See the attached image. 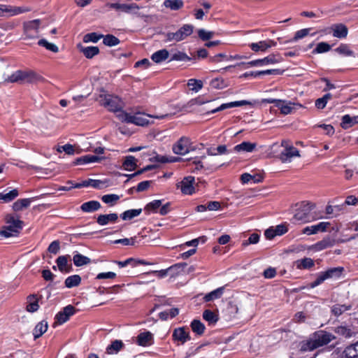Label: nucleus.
Here are the masks:
<instances>
[{
	"mask_svg": "<svg viewBox=\"0 0 358 358\" xmlns=\"http://www.w3.org/2000/svg\"><path fill=\"white\" fill-rule=\"evenodd\" d=\"M6 10V17H11L14 15H17L21 13H27L31 10V8L28 7L24 6H12L10 5H6V8H4Z\"/></svg>",
	"mask_w": 358,
	"mask_h": 358,
	"instance_id": "28",
	"label": "nucleus"
},
{
	"mask_svg": "<svg viewBox=\"0 0 358 358\" xmlns=\"http://www.w3.org/2000/svg\"><path fill=\"white\" fill-rule=\"evenodd\" d=\"M28 305L26 307L27 311L29 313H34L38 310L39 308V305L38 303V299L36 298V295L31 294L27 296Z\"/></svg>",
	"mask_w": 358,
	"mask_h": 358,
	"instance_id": "44",
	"label": "nucleus"
},
{
	"mask_svg": "<svg viewBox=\"0 0 358 358\" xmlns=\"http://www.w3.org/2000/svg\"><path fill=\"white\" fill-rule=\"evenodd\" d=\"M356 124H358V115L351 117L350 115H345L342 117L341 127L343 129H348Z\"/></svg>",
	"mask_w": 358,
	"mask_h": 358,
	"instance_id": "32",
	"label": "nucleus"
},
{
	"mask_svg": "<svg viewBox=\"0 0 358 358\" xmlns=\"http://www.w3.org/2000/svg\"><path fill=\"white\" fill-rule=\"evenodd\" d=\"M344 358H358V341L345 348Z\"/></svg>",
	"mask_w": 358,
	"mask_h": 358,
	"instance_id": "47",
	"label": "nucleus"
},
{
	"mask_svg": "<svg viewBox=\"0 0 358 358\" xmlns=\"http://www.w3.org/2000/svg\"><path fill=\"white\" fill-rule=\"evenodd\" d=\"M331 45L326 42H320L317 43L316 48L313 50V54L324 53L329 51Z\"/></svg>",
	"mask_w": 358,
	"mask_h": 358,
	"instance_id": "60",
	"label": "nucleus"
},
{
	"mask_svg": "<svg viewBox=\"0 0 358 358\" xmlns=\"http://www.w3.org/2000/svg\"><path fill=\"white\" fill-rule=\"evenodd\" d=\"M118 220V215L117 213L101 214L96 218V222L101 225L104 226L109 223H115Z\"/></svg>",
	"mask_w": 358,
	"mask_h": 358,
	"instance_id": "24",
	"label": "nucleus"
},
{
	"mask_svg": "<svg viewBox=\"0 0 358 358\" xmlns=\"http://www.w3.org/2000/svg\"><path fill=\"white\" fill-rule=\"evenodd\" d=\"M352 309V305L346 304H335L331 308V313L332 315L338 317L344 312Z\"/></svg>",
	"mask_w": 358,
	"mask_h": 358,
	"instance_id": "42",
	"label": "nucleus"
},
{
	"mask_svg": "<svg viewBox=\"0 0 358 358\" xmlns=\"http://www.w3.org/2000/svg\"><path fill=\"white\" fill-rule=\"evenodd\" d=\"M70 259L71 256L69 255H62L56 259L57 266L61 273H68L72 271V264L69 263Z\"/></svg>",
	"mask_w": 358,
	"mask_h": 358,
	"instance_id": "15",
	"label": "nucleus"
},
{
	"mask_svg": "<svg viewBox=\"0 0 358 358\" xmlns=\"http://www.w3.org/2000/svg\"><path fill=\"white\" fill-rule=\"evenodd\" d=\"M187 265V263H178L170 266L166 269H162L160 271H152L151 272H149L148 273H154L156 274L159 278H164L168 275L169 272L173 271V274L178 273L179 270L182 269Z\"/></svg>",
	"mask_w": 358,
	"mask_h": 358,
	"instance_id": "20",
	"label": "nucleus"
},
{
	"mask_svg": "<svg viewBox=\"0 0 358 358\" xmlns=\"http://www.w3.org/2000/svg\"><path fill=\"white\" fill-rule=\"evenodd\" d=\"M278 56V55L271 54L263 59L252 60L250 62H248V63L241 62L238 64L237 65L240 66L242 64H247L250 66H262L268 64H276L279 63L281 61V58H277Z\"/></svg>",
	"mask_w": 358,
	"mask_h": 358,
	"instance_id": "10",
	"label": "nucleus"
},
{
	"mask_svg": "<svg viewBox=\"0 0 358 358\" xmlns=\"http://www.w3.org/2000/svg\"><path fill=\"white\" fill-rule=\"evenodd\" d=\"M105 183L106 182L101 180L88 179L83 180L82 182L76 183L74 185V187L80 188L91 186L96 189H101Z\"/></svg>",
	"mask_w": 358,
	"mask_h": 358,
	"instance_id": "27",
	"label": "nucleus"
},
{
	"mask_svg": "<svg viewBox=\"0 0 358 358\" xmlns=\"http://www.w3.org/2000/svg\"><path fill=\"white\" fill-rule=\"evenodd\" d=\"M262 103H274L275 106L278 108L280 110V113L283 115H288L293 112L295 110L294 106H298L299 108H302L303 106L301 103H295L291 101H287L286 100L282 99H264L262 100Z\"/></svg>",
	"mask_w": 358,
	"mask_h": 358,
	"instance_id": "6",
	"label": "nucleus"
},
{
	"mask_svg": "<svg viewBox=\"0 0 358 358\" xmlns=\"http://www.w3.org/2000/svg\"><path fill=\"white\" fill-rule=\"evenodd\" d=\"M195 179L194 176H189L185 177L183 180L180 182V190L185 194L191 195L195 192L194 184Z\"/></svg>",
	"mask_w": 358,
	"mask_h": 358,
	"instance_id": "17",
	"label": "nucleus"
},
{
	"mask_svg": "<svg viewBox=\"0 0 358 358\" xmlns=\"http://www.w3.org/2000/svg\"><path fill=\"white\" fill-rule=\"evenodd\" d=\"M284 71H285V70H282L280 69H267V70H264V71H248V72H245L243 74H242L241 76V78H248V77L257 78L261 76H265V75L279 76V75H282Z\"/></svg>",
	"mask_w": 358,
	"mask_h": 358,
	"instance_id": "13",
	"label": "nucleus"
},
{
	"mask_svg": "<svg viewBox=\"0 0 358 358\" xmlns=\"http://www.w3.org/2000/svg\"><path fill=\"white\" fill-rule=\"evenodd\" d=\"M78 48L87 59H92L99 53V48L96 46L84 47L79 44Z\"/></svg>",
	"mask_w": 358,
	"mask_h": 358,
	"instance_id": "29",
	"label": "nucleus"
},
{
	"mask_svg": "<svg viewBox=\"0 0 358 358\" xmlns=\"http://www.w3.org/2000/svg\"><path fill=\"white\" fill-rule=\"evenodd\" d=\"M329 225V222H322L315 225L306 227L303 229L302 232L307 235L316 234L318 232L326 231Z\"/></svg>",
	"mask_w": 358,
	"mask_h": 358,
	"instance_id": "19",
	"label": "nucleus"
},
{
	"mask_svg": "<svg viewBox=\"0 0 358 358\" xmlns=\"http://www.w3.org/2000/svg\"><path fill=\"white\" fill-rule=\"evenodd\" d=\"M48 327V322L45 320L38 322L33 331L34 339L40 338L47 331Z\"/></svg>",
	"mask_w": 358,
	"mask_h": 358,
	"instance_id": "39",
	"label": "nucleus"
},
{
	"mask_svg": "<svg viewBox=\"0 0 358 358\" xmlns=\"http://www.w3.org/2000/svg\"><path fill=\"white\" fill-rule=\"evenodd\" d=\"M203 318L208 322L209 325H214L219 320L218 315L208 309L203 312Z\"/></svg>",
	"mask_w": 358,
	"mask_h": 358,
	"instance_id": "52",
	"label": "nucleus"
},
{
	"mask_svg": "<svg viewBox=\"0 0 358 358\" xmlns=\"http://www.w3.org/2000/svg\"><path fill=\"white\" fill-rule=\"evenodd\" d=\"M19 194L18 190L14 189L8 193H0V200H3L5 203H8L14 200Z\"/></svg>",
	"mask_w": 358,
	"mask_h": 358,
	"instance_id": "55",
	"label": "nucleus"
},
{
	"mask_svg": "<svg viewBox=\"0 0 358 358\" xmlns=\"http://www.w3.org/2000/svg\"><path fill=\"white\" fill-rule=\"evenodd\" d=\"M210 85L214 89L222 90L227 87L228 84L222 78H216L210 81Z\"/></svg>",
	"mask_w": 358,
	"mask_h": 358,
	"instance_id": "58",
	"label": "nucleus"
},
{
	"mask_svg": "<svg viewBox=\"0 0 358 358\" xmlns=\"http://www.w3.org/2000/svg\"><path fill=\"white\" fill-rule=\"evenodd\" d=\"M256 147H257V143H255L243 141L241 143L238 144L236 146H234V150L237 152H251L255 149Z\"/></svg>",
	"mask_w": 358,
	"mask_h": 358,
	"instance_id": "35",
	"label": "nucleus"
},
{
	"mask_svg": "<svg viewBox=\"0 0 358 358\" xmlns=\"http://www.w3.org/2000/svg\"><path fill=\"white\" fill-rule=\"evenodd\" d=\"M281 145L285 147L284 150L280 153L278 157L282 162H289L292 157H300L299 150L293 145H289L287 141H282Z\"/></svg>",
	"mask_w": 358,
	"mask_h": 358,
	"instance_id": "8",
	"label": "nucleus"
},
{
	"mask_svg": "<svg viewBox=\"0 0 358 358\" xmlns=\"http://www.w3.org/2000/svg\"><path fill=\"white\" fill-rule=\"evenodd\" d=\"M344 271V268L342 266L330 268L325 271L327 279L336 278H338L341 276L343 272Z\"/></svg>",
	"mask_w": 358,
	"mask_h": 358,
	"instance_id": "53",
	"label": "nucleus"
},
{
	"mask_svg": "<svg viewBox=\"0 0 358 358\" xmlns=\"http://www.w3.org/2000/svg\"><path fill=\"white\" fill-rule=\"evenodd\" d=\"M199 38L203 41H207L212 38L215 34L214 31H206L204 29H200L197 31Z\"/></svg>",
	"mask_w": 358,
	"mask_h": 358,
	"instance_id": "63",
	"label": "nucleus"
},
{
	"mask_svg": "<svg viewBox=\"0 0 358 358\" xmlns=\"http://www.w3.org/2000/svg\"><path fill=\"white\" fill-rule=\"evenodd\" d=\"M172 337L173 341H180L182 344L191 339L189 333L186 331V328L185 327L175 329L173 330Z\"/></svg>",
	"mask_w": 358,
	"mask_h": 358,
	"instance_id": "21",
	"label": "nucleus"
},
{
	"mask_svg": "<svg viewBox=\"0 0 358 358\" xmlns=\"http://www.w3.org/2000/svg\"><path fill=\"white\" fill-rule=\"evenodd\" d=\"M335 240L329 236L324 238L322 241L315 243V247L317 250H322L335 245Z\"/></svg>",
	"mask_w": 358,
	"mask_h": 358,
	"instance_id": "40",
	"label": "nucleus"
},
{
	"mask_svg": "<svg viewBox=\"0 0 358 358\" xmlns=\"http://www.w3.org/2000/svg\"><path fill=\"white\" fill-rule=\"evenodd\" d=\"M100 103L101 106L107 108L108 110L111 112L122 111V106L120 104V100L117 96H113L108 94L103 97L101 96Z\"/></svg>",
	"mask_w": 358,
	"mask_h": 358,
	"instance_id": "7",
	"label": "nucleus"
},
{
	"mask_svg": "<svg viewBox=\"0 0 358 358\" xmlns=\"http://www.w3.org/2000/svg\"><path fill=\"white\" fill-rule=\"evenodd\" d=\"M182 0H165L163 6L171 10H178L183 6Z\"/></svg>",
	"mask_w": 358,
	"mask_h": 358,
	"instance_id": "50",
	"label": "nucleus"
},
{
	"mask_svg": "<svg viewBox=\"0 0 358 358\" xmlns=\"http://www.w3.org/2000/svg\"><path fill=\"white\" fill-rule=\"evenodd\" d=\"M333 36L338 38H345L348 36V29L346 25L342 23L333 24L331 27Z\"/></svg>",
	"mask_w": 358,
	"mask_h": 358,
	"instance_id": "26",
	"label": "nucleus"
},
{
	"mask_svg": "<svg viewBox=\"0 0 358 358\" xmlns=\"http://www.w3.org/2000/svg\"><path fill=\"white\" fill-rule=\"evenodd\" d=\"M35 198H28L18 199L13 204V209L14 211L17 212L22 210L23 208H28L31 203L34 201Z\"/></svg>",
	"mask_w": 358,
	"mask_h": 358,
	"instance_id": "36",
	"label": "nucleus"
},
{
	"mask_svg": "<svg viewBox=\"0 0 358 358\" xmlns=\"http://www.w3.org/2000/svg\"><path fill=\"white\" fill-rule=\"evenodd\" d=\"M119 199L120 196L115 194H105L101 197L103 202L109 204L111 206H114Z\"/></svg>",
	"mask_w": 358,
	"mask_h": 358,
	"instance_id": "62",
	"label": "nucleus"
},
{
	"mask_svg": "<svg viewBox=\"0 0 358 358\" xmlns=\"http://www.w3.org/2000/svg\"><path fill=\"white\" fill-rule=\"evenodd\" d=\"M296 213L292 218V222H301L306 223L314 220L315 217L310 213L315 207V203L303 201L296 204Z\"/></svg>",
	"mask_w": 358,
	"mask_h": 358,
	"instance_id": "3",
	"label": "nucleus"
},
{
	"mask_svg": "<svg viewBox=\"0 0 358 358\" xmlns=\"http://www.w3.org/2000/svg\"><path fill=\"white\" fill-rule=\"evenodd\" d=\"M224 290V287H221L206 294L203 297L204 301L208 302L217 299H220L222 296Z\"/></svg>",
	"mask_w": 358,
	"mask_h": 358,
	"instance_id": "43",
	"label": "nucleus"
},
{
	"mask_svg": "<svg viewBox=\"0 0 358 358\" xmlns=\"http://www.w3.org/2000/svg\"><path fill=\"white\" fill-rule=\"evenodd\" d=\"M334 51L344 57H356L354 51L350 49V45L347 43H341L338 47L334 49Z\"/></svg>",
	"mask_w": 358,
	"mask_h": 358,
	"instance_id": "33",
	"label": "nucleus"
},
{
	"mask_svg": "<svg viewBox=\"0 0 358 358\" xmlns=\"http://www.w3.org/2000/svg\"><path fill=\"white\" fill-rule=\"evenodd\" d=\"M106 7L110 9H114L117 11L122 13H129L134 9H139L138 6L136 3H107Z\"/></svg>",
	"mask_w": 358,
	"mask_h": 358,
	"instance_id": "16",
	"label": "nucleus"
},
{
	"mask_svg": "<svg viewBox=\"0 0 358 358\" xmlns=\"http://www.w3.org/2000/svg\"><path fill=\"white\" fill-rule=\"evenodd\" d=\"M73 264L76 266L80 267L87 265L91 262L90 258L76 252L73 257Z\"/></svg>",
	"mask_w": 358,
	"mask_h": 358,
	"instance_id": "41",
	"label": "nucleus"
},
{
	"mask_svg": "<svg viewBox=\"0 0 358 358\" xmlns=\"http://www.w3.org/2000/svg\"><path fill=\"white\" fill-rule=\"evenodd\" d=\"M103 43L108 47H112L118 45L120 43V39L113 34L103 35Z\"/></svg>",
	"mask_w": 358,
	"mask_h": 358,
	"instance_id": "54",
	"label": "nucleus"
},
{
	"mask_svg": "<svg viewBox=\"0 0 358 358\" xmlns=\"http://www.w3.org/2000/svg\"><path fill=\"white\" fill-rule=\"evenodd\" d=\"M169 56V51L166 49H162V50H159L154 52L151 55V59L154 62L159 64V63L162 62L163 61H165L166 59H168Z\"/></svg>",
	"mask_w": 358,
	"mask_h": 358,
	"instance_id": "38",
	"label": "nucleus"
},
{
	"mask_svg": "<svg viewBox=\"0 0 358 358\" xmlns=\"http://www.w3.org/2000/svg\"><path fill=\"white\" fill-rule=\"evenodd\" d=\"M38 45L40 46L44 47L47 50H48L52 52H55V53L58 52V51H59V48L55 44L49 43L45 38L40 39L38 41Z\"/></svg>",
	"mask_w": 358,
	"mask_h": 358,
	"instance_id": "61",
	"label": "nucleus"
},
{
	"mask_svg": "<svg viewBox=\"0 0 358 358\" xmlns=\"http://www.w3.org/2000/svg\"><path fill=\"white\" fill-rule=\"evenodd\" d=\"M250 49L254 52H265L269 48V45H267L266 41H261L257 43H252L249 45Z\"/></svg>",
	"mask_w": 358,
	"mask_h": 358,
	"instance_id": "57",
	"label": "nucleus"
},
{
	"mask_svg": "<svg viewBox=\"0 0 358 358\" xmlns=\"http://www.w3.org/2000/svg\"><path fill=\"white\" fill-rule=\"evenodd\" d=\"M297 262V268L300 269H310L315 266L314 261L309 257H304Z\"/></svg>",
	"mask_w": 358,
	"mask_h": 358,
	"instance_id": "56",
	"label": "nucleus"
},
{
	"mask_svg": "<svg viewBox=\"0 0 358 358\" xmlns=\"http://www.w3.org/2000/svg\"><path fill=\"white\" fill-rule=\"evenodd\" d=\"M332 331L335 334L345 338H350L355 334V332L351 326H348L343 324L334 327L332 328Z\"/></svg>",
	"mask_w": 358,
	"mask_h": 358,
	"instance_id": "18",
	"label": "nucleus"
},
{
	"mask_svg": "<svg viewBox=\"0 0 358 358\" xmlns=\"http://www.w3.org/2000/svg\"><path fill=\"white\" fill-rule=\"evenodd\" d=\"M43 78L34 71H23L18 70L8 77V80L10 83H36L41 80Z\"/></svg>",
	"mask_w": 358,
	"mask_h": 358,
	"instance_id": "5",
	"label": "nucleus"
},
{
	"mask_svg": "<svg viewBox=\"0 0 358 358\" xmlns=\"http://www.w3.org/2000/svg\"><path fill=\"white\" fill-rule=\"evenodd\" d=\"M191 329L198 336H202L206 327L199 320H193L190 324Z\"/></svg>",
	"mask_w": 358,
	"mask_h": 358,
	"instance_id": "48",
	"label": "nucleus"
},
{
	"mask_svg": "<svg viewBox=\"0 0 358 358\" xmlns=\"http://www.w3.org/2000/svg\"><path fill=\"white\" fill-rule=\"evenodd\" d=\"M336 338V337L329 331L324 330L316 331L311 334L308 339L300 342V351L304 352L313 351L328 345Z\"/></svg>",
	"mask_w": 358,
	"mask_h": 358,
	"instance_id": "1",
	"label": "nucleus"
},
{
	"mask_svg": "<svg viewBox=\"0 0 358 358\" xmlns=\"http://www.w3.org/2000/svg\"><path fill=\"white\" fill-rule=\"evenodd\" d=\"M187 85L192 87L191 90L197 92L203 87V82L201 80L192 78L188 80Z\"/></svg>",
	"mask_w": 358,
	"mask_h": 358,
	"instance_id": "64",
	"label": "nucleus"
},
{
	"mask_svg": "<svg viewBox=\"0 0 358 358\" xmlns=\"http://www.w3.org/2000/svg\"><path fill=\"white\" fill-rule=\"evenodd\" d=\"M113 262L118 266L120 268H122L127 266H130L131 268L137 267L139 265H151L152 263L147 262L144 259H139L135 258H128L124 261L113 260Z\"/></svg>",
	"mask_w": 358,
	"mask_h": 358,
	"instance_id": "12",
	"label": "nucleus"
},
{
	"mask_svg": "<svg viewBox=\"0 0 358 358\" xmlns=\"http://www.w3.org/2000/svg\"><path fill=\"white\" fill-rule=\"evenodd\" d=\"M196 57L194 56L192 57H189L185 52L178 51L172 55L169 62L171 61H182V62H189L191 60L196 59Z\"/></svg>",
	"mask_w": 358,
	"mask_h": 358,
	"instance_id": "49",
	"label": "nucleus"
},
{
	"mask_svg": "<svg viewBox=\"0 0 358 358\" xmlns=\"http://www.w3.org/2000/svg\"><path fill=\"white\" fill-rule=\"evenodd\" d=\"M124 348V343L121 340H114L106 348V353L108 355L117 354Z\"/></svg>",
	"mask_w": 358,
	"mask_h": 358,
	"instance_id": "31",
	"label": "nucleus"
},
{
	"mask_svg": "<svg viewBox=\"0 0 358 358\" xmlns=\"http://www.w3.org/2000/svg\"><path fill=\"white\" fill-rule=\"evenodd\" d=\"M122 167L129 171L135 170L137 167V159L132 155L126 156L122 163Z\"/></svg>",
	"mask_w": 358,
	"mask_h": 358,
	"instance_id": "37",
	"label": "nucleus"
},
{
	"mask_svg": "<svg viewBox=\"0 0 358 358\" xmlns=\"http://www.w3.org/2000/svg\"><path fill=\"white\" fill-rule=\"evenodd\" d=\"M41 20L38 19L25 22L23 24L25 38H36L38 37Z\"/></svg>",
	"mask_w": 358,
	"mask_h": 358,
	"instance_id": "9",
	"label": "nucleus"
},
{
	"mask_svg": "<svg viewBox=\"0 0 358 358\" xmlns=\"http://www.w3.org/2000/svg\"><path fill=\"white\" fill-rule=\"evenodd\" d=\"M7 226H3L0 231V236L6 238L17 236L23 228L24 222L16 215H7L5 217Z\"/></svg>",
	"mask_w": 358,
	"mask_h": 358,
	"instance_id": "2",
	"label": "nucleus"
},
{
	"mask_svg": "<svg viewBox=\"0 0 358 358\" xmlns=\"http://www.w3.org/2000/svg\"><path fill=\"white\" fill-rule=\"evenodd\" d=\"M81 277L79 275L75 274L67 277L64 284L67 288H72L79 286L81 283Z\"/></svg>",
	"mask_w": 358,
	"mask_h": 358,
	"instance_id": "45",
	"label": "nucleus"
},
{
	"mask_svg": "<svg viewBox=\"0 0 358 358\" xmlns=\"http://www.w3.org/2000/svg\"><path fill=\"white\" fill-rule=\"evenodd\" d=\"M76 313V308L72 305H68L64 307L61 311H59L55 315L54 326L56 324H62L67 322L70 317L74 315Z\"/></svg>",
	"mask_w": 358,
	"mask_h": 358,
	"instance_id": "11",
	"label": "nucleus"
},
{
	"mask_svg": "<svg viewBox=\"0 0 358 358\" xmlns=\"http://www.w3.org/2000/svg\"><path fill=\"white\" fill-rule=\"evenodd\" d=\"M194 28V27L192 24H185L182 25L177 31H176L178 41H181L190 36L193 33Z\"/></svg>",
	"mask_w": 358,
	"mask_h": 358,
	"instance_id": "25",
	"label": "nucleus"
},
{
	"mask_svg": "<svg viewBox=\"0 0 358 358\" xmlns=\"http://www.w3.org/2000/svg\"><path fill=\"white\" fill-rule=\"evenodd\" d=\"M192 164H194L196 166L195 170H196V171L205 169V170H207L209 171H216L220 166H222V165H217L215 164H203V163L201 162V159H195L192 162Z\"/></svg>",
	"mask_w": 358,
	"mask_h": 358,
	"instance_id": "34",
	"label": "nucleus"
},
{
	"mask_svg": "<svg viewBox=\"0 0 358 358\" xmlns=\"http://www.w3.org/2000/svg\"><path fill=\"white\" fill-rule=\"evenodd\" d=\"M162 204V200H154L145 205L144 207V211L146 215H149L150 213H157V210L160 208Z\"/></svg>",
	"mask_w": 358,
	"mask_h": 358,
	"instance_id": "46",
	"label": "nucleus"
},
{
	"mask_svg": "<svg viewBox=\"0 0 358 358\" xmlns=\"http://www.w3.org/2000/svg\"><path fill=\"white\" fill-rule=\"evenodd\" d=\"M142 213V209H130L125 210L122 214H120V217L123 220H131L134 217L138 216Z\"/></svg>",
	"mask_w": 358,
	"mask_h": 358,
	"instance_id": "51",
	"label": "nucleus"
},
{
	"mask_svg": "<svg viewBox=\"0 0 358 358\" xmlns=\"http://www.w3.org/2000/svg\"><path fill=\"white\" fill-rule=\"evenodd\" d=\"M145 116L152 117L148 114H145L140 111H137L134 113V114H131L124 110H122L117 115V118L122 122L134 124L141 127H145L150 124L149 120L145 118Z\"/></svg>",
	"mask_w": 358,
	"mask_h": 358,
	"instance_id": "4",
	"label": "nucleus"
},
{
	"mask_svg": "<svg viewBox=\"0 0 358 358\" xmlns=\"http://www.w3.org/2000/svg\"><path fill=\"white\" fill-rule=\"evenodd\" d=\"M189 143V139L187 137H181L172 148L173 152L176 155H184L189 152L188 145Z\"/></svg>",
	"mask_w": 358,
	"mask_h": 358,
	"instance_id": "14",
	"label": "nucleus"
},
{
	"mask_svg": "<svg viewBox=\"0 0 358 358\" xmlns=\"http://www.w3.org/2000/svg\"><path fill=\"white\" fill-rule=\"evenodd\" d=\"M101 203L98 201L92 200L83 203L80 206V210L85 213H93L101 208Z\"/></svg>",
	"mask_w": 358,
	"mask_h": 358,
	"instance_id": "30",
	"label": "nucleus"
},
{
	"mask_svg": "<svg viewBox=\"0 0 358 358\" xmlns=\"http://www.w3.org/2000/svg\"><path fill=\"white\" fill-rule=\"evenodd\" d=\"M136 342L140 346H149L153 342V335L148 331L141 332L137 336Z\"/></svg>",
	"mask_w": 358,
	"mask_h": 358,
	"instance_id": "22",
	"label": "nucleus"
},
{
	"mask_svg": "<svg viewBox=\"0 0 358 358\" xmlns=\"http://www.w3.org/2000/svg\"><path fill=\"white\" fill-rule=\"evenodd\" d=\"M103 37V34H98L96 32H91L89 34H87L83 37V41L85 43L88 42H92V43H96Z\"/></svg>",
	"mask_w": 358,
	"mask_h": 358,
	"instance_id": "59",
	"label": "nucleus"
},
{
	"mask_svg": "<svg viewBox=\"0 0 358 358\" xmlns=\"http://www.w3.org/2000/svg\"><path fill=\"white\" fill-rule=\"evenodd\" d=\"M104 157L96 155H86L76 158L73 162V165H81L94 162H101Z\"/></svg>",
	"mask_w": 358,
	"mask_h": 358,
	"instance_id": "23",
	"label": "nucleus"
}]
</instances>
